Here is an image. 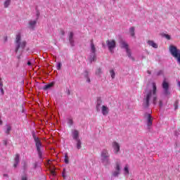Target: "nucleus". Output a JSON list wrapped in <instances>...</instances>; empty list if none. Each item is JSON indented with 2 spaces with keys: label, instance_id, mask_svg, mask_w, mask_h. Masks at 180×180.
Wrapping results in <instances>:
<instances>
[{
  "label": "nucleus",
  "instance_id": "obj_1",
  "mask_svg": "<svg viewBox=\"0 0 180 180\" xmlns=\"http://www.w3.org/2000/svg\"><path fill=\"white\" fill-rule=\"evenodd\" d=\"M150 101H153V105H157V85L153 82L149 86V89L145 91L143 98V105L145 108H148L150 105Z\"/></svg>",
  "mask_w": 180,
  "mask_h": 180
},
{
  "label": "nucleus",
  "instance_id": "obj_2",
  "mask_svg": "<svg viewBox=\"0 0 180 180\" xmlns=\"http://www.w3.org/2000/svg\"><path fill=\"white\" fill-rule=\"evenodd\" d=\"M103 102V101L101 97L97 98L96 109L97 112H101L103 116H108V115H109V112H110V110L109 109V106L107 105H102Z\"/></svg>",
  "mask_w": 180,
  "mask_h": 180
},
{
  "label": "nucleus",
  "instance_id": "obj_3",
  "mask_svg": "<svg viewBox=\"0 0 180 180\" xmlns=\"http://www.w3.org/2000/svg\"><path fill=\"white\" fill-rule=\"evenodd\" d=\"M110 154L108 151V149H103L101 152V162L104 167L110 165Z\"/></svg>",
  "mask_w": 180,
  "mask_h": 180
},
{
  "label": "nucleus",
  "instance_id": "obj_4",
  "mask_svg": "<svg viewBox=\"0 0 180 180\" xmlns=\"http://www.w3.org/2000/svg\"><path fill=\"white\" fill-rule=\"evenodd\" d=\"M32 136H33L34 141L35 143V146L37 148V151L38 153V155L39 158H42L43 152L41 151V148H43V144H41V141L39 137L36 136L35 134H33Z\"/></svg>",
  "mask_w": 180,
  "mask_h": 180
},
{
  "label": "nucleus",
  "instance_id": "obj_5",
  "mask_svg": "<svg viewBox=\"0 0 180 180\" xmlns=\"http://www.w3.org/2000/svg\"><path fill=\"white\" fill-rule=\"evenodd\" d=\"M26 47V41L20 40V34H18L15 37V52L19 51V49H25Z\"/></svg>",
  "mask_w": 180,
  "mask_h": 180
},
{
  "label": "nucleus",
  "instance_id": "obj_6",
  "mask_svg": "<svg viewBox=\"0 0 180 180\" xmlns=\"http://www.w3.org/2000/svg\"><path fill=\"white\" fill-rule=\"evenodd\" d=\"M163 89V95L167 99H169L171 96V91H169V84L166 81L164 80L162 84Z\"/></svg>",
  "mask_w": 180,
  "mask_h": 180
},
{
  "label": "nucleus",
  "instance_id": "obj_7",
  "mask_svg": "<svg viewBox=\"0 0 180 180\" xmlns=\"http://www.w3.org/2000/svg\"><path fill=\"white\" fill-rule=\"evenodd\" d=\"M120 169H122V162H120V160H117L114 169L112 172V176H114L115 178L119 176L120 174Z\"/></svg>",
  "mask_w": 180,
  "mask_h": 180
},
{
  "label": "nucleus",
  "instance_id": "obj_8",
  "mask_svg": "<svg viewBox=\"0 0 180 180\" xmlns=\"http://www.w3.org/2000/svg\"><path fill=\"white\" fill-rule=\"evenodd\" d=\"M120 46L122 49H124L126 50L129 58L132 60V61H134V58L131 56V51H130V49H129V44H127L126 41L122 40L120 42Z\"/></svg>",
  "mask_w": 180,
  "mask_h": 180
},
{
  "label": "nucleus",
  "instance_id": "obj_9",
  "mask_svg": "<svg viewBox=\"0 0 180 180\" xmlns=\"http://www.w3.org/2000/svg\"><path fill=\"white\" fill-rule=\"evenodd\" d=\"M91 55L89 58V60L90 63H92L93 61L96 60V48H95V44H94V42L91 43V49H90Z\"/></svg>",
  "mask_w": 180,
  "mask_h": 180
},
{
  "label": "nucleus",
  "instance_id": "obj_10",
  "mask_svg": "<svg viewBox=\"0 0 180 180\" xmlns=\"http://www.w3.org/2000/svg\"><path fill=\"white\" fill-rule=\"evenodd\" d=\"M169 51L174 58L180 55V49L174 45H170L169 46Z\"/></svg>",
  "mask_w": 180,
  "mask_h": 180
},
{
  "label": "nucleus",
  "instance_id": "obj_11",
  "mask_svg": "<svg viewBox=\"0 0 180 180\" xmlns=\"http://www.w3.org/2000/svg\"><path fill=\"white\" fill-rule=\"evenodd\" d=\"M106 44L110 53L113 54V53H115V49H116V41L114 39L107 40Z\"/></svg>",
  "mask_w": 180,
  "mask_h": 180
},
{
  "label": "nucleus",
  "instance_id": "obj_12",
  "mask_svg": "<svg viewBox=\"0 0 180 180\" xmlns=\"http://www.w3.org/2000/svg\"><path fill=\"white\" fill-rule=\"evenodd\" d=\"M37 25V20L31 19L28 20L27 27L30 30H34V29H36Z\"/></svg>",
  "mask_w": 180,
  "mask_h": 180
},
{
  "label": "nucleus",
  "instance_id": "obj_13",
  "mask_svg": "<svg viewBox=\"0 0 180 180\" xmlns=\"http://www.w3.org/2000/svg\"><path fill=\"white\" fill-rule=\"evenodd\" d=\"M112 148L113 150L114 154H118L120 153V143L117 142L116 141L112 143Z\"/></svg>",
  "mask_w": 180,
  "mask_h": 180
},
{
  "label": "nucleus",
  "instance_id": "obj_14",
  "mask_svg": "<svg viewBox=\"0 0 180 180\" xmlns=\"http://www.w3.org/2000/svg\"><path fill=\"white\" fill-rule=\"evenodd\" d=\"M72 137L75 141L79 140V131L77 129L72 130Z\"/></svg>",
  "mask_w": 180,
  "mask_h": 180
},
{
  "label": "nucleus",
  "instance_id": "obj_15",
  "mask_svg": "<svg viewBox=\"0 0 180 180\" xmlns=\"http://www.w3.org/2000/svg\"><path fill=\"white\" fill-rule=\"evenodd\" d=\"M145 117L147 120L148 127H151V126H153V117H151V115L147 114L145 115Z\"/></svg>",
  "mask_w": 180,
  "mask_h": 180
},
{
  "label": "nucleus",
  "instance_id": "obj_16",
  "mask_svg": "<svg viewBox=\"0 0 180 180\" xmlns=\"http://www.w3.org/2000/svg\"><path fill=\"white\" fill-rule=\"evenodd\" d=\"M129 174H130V165H126L124 167V175L125 176H129Z\"/></svg>",
  "mask_w": 180,
  "mask_h": 180
},
{
  "label": "nucleus",
  "instance_id": "obj_17",
  "mask_svg": "<svg viewBox=\"0 0 180 180\" xmlns=\"http://www.w3.org/2000/svg\"><path fill=\"white\" fill-rule=\"evenodd\" d=\"M147 44L148 46H150V47H153V49H158V44H157V43L153 40L148 41Z\"/></svg>",
  "mask_w": 180,
  "mask_h": 180
},
{
  "label": "nucleus",
  "instance_id": "obj_18",
  "mask_svg": "<svg viewBox=\"0 0 180 180\" xmlns=\"http://www.w3.org/2000/svg\"><path fill=\"white\" fill-rule=\"evenodd\" d=\"M74 32H71L69 34V41L70 45L73 47L74 46Z\"/></svg>",
  "mask_w": 180,
  "mask_h": 180
},
{
  "label": "nucleus",
  "instance_id": "obj_19",
  "mask_svg": "<svg viewBox=\"0 0 180 180\" xmlns=\"http://www.w3.org/2000/svg\"><path fill=\"white\" fill-rule=\"evenodd\" d=\"M12 4V0H3L4 8H9Z\"/></svg>",
  "mask_w": 180,
  "mask_h": 180
},
{
  "label": "nucleus",
  "instance_id": "obj_20",
  "mask_svg": "<svg viewBox=\"0 0 180 180\" xmlns=\"http://www.w3.org/2000/svg\"><path fill=\"white\" fill-rule=\"evenodd\" d=\"M20 157V155L19 154L15 155V158L14 159V165H13L14 168H16V167H18V164H19Z\"/></svg>",
  "mask_w": 180,
  "mask_h": 180
},
{
  "label": "nucleus",
  "instance_id": "obj_21",
  "mask_svg": "<svg viewBox=\"0 0 180 180\" xmlns=\"http://www.w3.org/2000/svg\"><path fill=\"white\" fill-rule=\"evenodd\" d=\"M11 130H12V127L11 125L9 124L6 125V128L4 130L6 134H10Z\"/></svg>",
  "mask_w": 180,
  "mask_h": 180
},
{
  "label": "nucleus",
  "instance_id": "obj_22",
  "mask_svg": "<svg viewBox=\"0 0 180 180\" xmlns=\"http://www.w3.org/2000/svg\"><path fill=\"white\" fill-rule=\"evenodd\" d=\"M76 141H77L76 147H77V150H81V148L82 147V143L81 142V139H79Z\"/></svg>",
  "mask_w": 180,
  "mask_h": 180
},
{
  "label": "nucleus",
  "instance_id": "obj_23",
  "mask_svg": "<svg viewBox=\"0 0 180 180\" xmlns=\"http://www.w3.org/2000/svg\"><path fill=\"white\" fill-rule=\"evenodd\" d=\"M110 75L112 79H115V77H116V73L115 72V70L111 69L110 70Z\"/></svg>",
  "mask_w": 180,
  "mask_h": 180
},
{
  "label": "nucleus",
  "instance_id": "obj_24",
  "mask_svg": "<svg viewBox=\"0 0 180 180\" xmlns=\"http://www.w3.org/2000/svg\"><path fill=\"white\" fill-rule=\"evenodd\" d=\"M64 162L65 164H70V160H69V158H68V153H65Z\"/></svg>",
  "mask_w": 180,
  "mask_h": 180
},
{
  "label": "nucleus",
  "instance_id": "obj_25",
  "mask_svg": "<svg viewBox=\"0 0 180 180\" xmlns=\"http://www.w3.org/2000/svg\"><path fill=\"white\" fill-rule=\"evenodd\" d=\"M129 34H131L132 37H134V27H131L129 28Z\"/></svg>",
  "mask_w": 180,
  "mask_h": 180
},
{
  "label": "nucleus",
  "instance_id": "obj_26",
  "mask_svg": "<svg viewBox=\"0 0 180 180\" xmlns=\"http://www.w3.org/2000/svg\"><path fill=\"white\" fill-rule=\"evenodd\" d=\"M39 18H40V11L39 10H37L35 20H39Z\"/></svg>",
  "mask_w": 180,
  "mask_h": 180
},
{
  "label": "nucleus",
  "instance_id": "obj_27",
  "mask_svg": "<svg viewBox=\"0 0 180 180\" xmlns=\"http://www.w3.org/2000/svg\"><path fill=\"white\" fill-rule=\"evenodd\" d=\"M53 83H51V84H46V85H45L44 86V89H50V88H51L52 86H53Z\"/></svg>",
  "mask_w": 180,
  "mask_h": 180
},
{
  "label": "nucleus",
  "instance_id": "obj_28",
  "mask_svg": "<svg viewBox=\"0 0 180 180\" xmlns=\"http://www.w3.org/2000/svg\"><path fill=\"white\" fill-rule=\"evenodd\" d=\"M163 37H165V39H167V40H171V35H169L168 34H164Z\"/></svg>",
  "mask_w": 180,
  "mask_h": 180
},
{
  "label": "nucleus",
  "instance_id": "obj_29",
  "mask_svg": "<svg viewBox=\"0 0 180 180\" xmlns=\"http://www.w3.org/2000/svg\"><path fill=\"white\" fill-rule=\"evenodd\" d=\"M73 121H72V119H71V118H69L68 120V124H69V126H71L72 124H73Z\"/></svg>",
  "mask_w": 180,
  "mask_h": 180
},
{
  "label": "nucleus",
  "instance_id": "obj_30",
  "mask_svg": "<svg viewBox=\"0 0 180 180\" xmlns=\"http://www.w3.org/2000/svg\"><path fill=\"white\" fill-rule=\"evenodd\" d=\"M83 77H84V78H88V77H89V73H88V71H85L83 73Z\"/></svg>",
  "mask_w": 180,
  "mask_h": 180
},
{
  "label": "nucleus",
  "instance_id": "obj_31",
  "mask_svg": "<svg viewBox=\"0 0 180 180\" xmlns=\"http://www.w3.org/2000/svg\"><path fill=\"white\" fill-rule=\"evenodd\" d=\"M96 75H101L102 74V70L98 69L96 72Z\"/></svg>",
  "mask_w": 180,
  "mask_h": 180
},
{
  "label": "nucleus",
  "instance_id": "obj_32",
  "mask_svg": "<svg viewBox=\"0 0 180 180\" xmlns=\"http://www.w3.org/2000/svg\"><path fill=\"white\" fill-rule=\"evenodd\" d=\"M56 69L57 70H61V63H58L56 65Z\"/></svg>",
  "mask_w": 180,
  "mask_h": 180
},
{
  "label": "nucleus",
  "instance_id": "obj_33",
  "mask_svg": "<svg viewBox=\"0 0 180 180\" xmlns=\"http://www.w3.org/2000/svg\"><path fill=\"white\" fill-rule=\"evenodd\" d=\"M21 180H27V176L26 174L22 176Z\"/></svg>",
  "mask_w": 180,
  "mask_h": 180
},
{
  "label": "nucleus",
  "instance_id": "obj_34",
  "mask_svg": "<svg viewBox=\"0 0 180 180\" xmlns=\"http://www.w3.org/2000/svg\"><path fill=\"white\" fill-rule=\"evenodd\" d=\"M62 176L64 178V179H65V178H67V174H65V170H64L62 173Z\"/></svg>",
  "mask_w": 180,
  "mask_h": 180
},
{
  "label": "nucleus",
  "instance_id": "obj_35",
  "mask_svg": "<svg viewBox=\"0 0 180 180\" xmlns=\"http://www.w3.org/2000/svg\"><path fill=\"white\" fill-rule=\"evenodd\" d=\"M176 59V61L179 64H180V55L178 56V57L175 58Z\"/></svg>",
  "mask_w": 180,
  "mask_h": 180
},
{
  "label": "nucleus",
  "instance_id": "obj_36",
  "mask_svg": "<svg viewBox=\"0 0 180 180\" xmlns=\"http://www.w3.org/2000/svg\"><path fill=\"white\" fill-rule=\"evenodd\" d=\"M86 82H88V84L91 83V79L89 78V77H86Z\"/></svg>",
  "mask_w": 180,
  "mask_h": 180
},
{
  "label": "nucleus",
  "instance_id": "obj_37",
  "mask_svg": "<svg viewBox=\"0 0 180 180\" xmlns=\"http://www.w3.org/2000/svg\"><path fill=\"white\" fill-rule=\"evenodd\" d=\"M3 144H4V146H6L8 144V140H4Z\"/></svg>",
  "mask_w": 180,
  "mask_h": 180
},
{
  "label": "nucleus",
  "instance_id": "obj_38",
  "mask_svg": "<svg viewBox=\"0 0 180 180\" xmlns=\"http://www.w3.org/2000/svg\"><path fill=\"white\" fill-rule=\"evenodd\" d=\"M51 175H53V176H55V175H56V172H55L54 170H51Z\"/></svg>",
  "mask_w": 180,
  "mask_h": 180
},
{
  "label": "nucleus",
  "instance_id": "obj_39",
  "mask_svg": "<svg viewBox=\"0 0 180 180\" xmlns=\"http://www.w3.org/2000/svg\"><path fill=\"white\" fill-rule=\"evenodd\" d=\"M0 91L1 92V95H4V87L3 88H0Z\"/></svg>",
  "mask_w": 180,
  "mask_h": 180
},
{
  "label": "nucleus",
  "instance_id": "obj_40",
  "mask_svg": "<svg viewBox=\"0 0 180 180\" xmlns=\"http://www.w3.org/2000/svg\"><path fill=\"white\" fill-rule=\"evenodd\" d=\"M159 106L161 108L162 106V101H159Z\"/></svg>",
  "mask_w": 180,
  "mask_h": 180
},
{
  "label": "nucleus",
  "instance_id": "obj_41",
  "mask_svg": "<svg viewBox=\"0 0 180 180\" xmlns=\"http://www.w3.org/2000/svg\"><path fill=\"white\" fill-rule=\"evenodd\" d=\"M177 85H178V86H179V88L180 89V82L179 81H177Z\"/></svg>",
  "mask_w": 180,
  "mask_h": 180
},
{
  "label": "nucleus",
  "instance_id": "obj_42",
  "mask_svg": "<svg viewBox=\"0 0 180 180\" xmlns=\"http://www.w3.org/2000/svg\"><path fill=\"white\" fill-rule=\"evenodd\" d=\"M3 176H4V178H8V174H4L3 175Z\"/></svg>",
  "mask_w": 180,
  "mask_h": 180
},
{
  "label": "nucleus",
  "instance_id": "obj_43",
  "mask_svg": "<svg viewBox=\"0 0 180 180\" xmlns=\"http://www.w3.org/2000/svg\"><path fill=\"white\" fill-rule=\"evenodd\" d=\"M27 65H32V62L28 61V62H27Z\"/></svg>",
  "mask_w": 180,
  "mask_h": 180
},
{
  "label": "nucleus",
  "instance_id": "obj_44",
  "mask_svg": "<svg viewBox=\"0 0 180 180\" xmlns=\"http://www.w3.org/2000/svg\"><path fill=\"white\" fill-rule=\"evenodd\" d=\"M174 109H176V110L178 109V105H175Z\"/></svg>",
  "mask_w": 180,
  "mask_h": 180
},
{
  "label": "nucleus",
  "instance_id": "obj_45",
  "mask_svg": "<svg viewBox=\"0 0 180 180\" xmlns=\"http://www.w3.org/2000/svg\"><path fill=\"white\" fill-rule=\"evenodd\" d=\"M162 71H160L158 73V75H160V74H162Z\"/></svg>",
  "mask_w": 180,
  "mask_h": 180
},
{
  "label": "nucleus",
  "instance_id": "obj_46",
  "mask_svg": "<svg viewBox=\"0 0 180 180\" xmlns=\"http://www.w3.org/2000/svg\"><path fill=\"white\" fill-rule=\"evenodd\" d=\"M148 74H150V71H148Z\"/></svg>",
  "mask_w": 180,
  "mask_h": 180
}]
</instances>
